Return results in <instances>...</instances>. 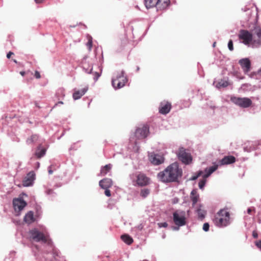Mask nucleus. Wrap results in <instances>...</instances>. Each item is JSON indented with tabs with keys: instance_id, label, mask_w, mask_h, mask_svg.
<instances>
[{
	"instance_id": "obj_39",
	"label": "nucleus",
	"mask_w": 261,
	"mask_h": 261,
	"mask_svg": "<svg viewBox=\"0 0 261 261\" xmlns=\"http://www.w3.org/2000/svg\"><path fill=\"white\" fill-rule=\"evenodd\" d=\"M202 171H199V172L198 173L197 175V176H193V177L192 178V179L193 180H195V179H197V178H198V177H199V176H201V175H202Z\"/></svg>"
},
{
	"instance_id": "obj_44",
	"label": "nucleus",
	"mask_w": 261,
	"mask_h": 261,
	"mask_svg": "<svg viewBox=\"0 0 261 261\" xmlns=\"http://www.w3.org/2000/svg\"><path fill=\"white\" fill-rule=\"evenodd\" d=\"M59 104L63 105V102L62 101H59L58 103L55 104V105L54 106V107H55L56 106H57Z\"/></svg>"
},
{
	"instance_id": "obj_29",
	"label": "nucleus",
	"mask_w": 261,
	"mask_h": 261,
	"mask_svg": "<svg viewBox=\"0 0 261 261\" xmlns=\"http://www.w3.org/2000/svg\"><path fill=\"white\" fill-rule=\"evenodd\" d=\"M38 139V136L36 135H33L30 137V138L27 139V142L28 144H30L37 141Z\"/></svg>"
},
{
	"instance_id": "obj_26",
	"label": "nucleus",
	"mask_w": 261,
	"mask_h": 261,
	"mask_svg": "<svg viewBox=\"0 0 261 261\" xmlns=\"http://www.w3.org/2000/svg\"><path fill=\"white\" fill-rule=\"evenodd\" d=\"M122 240L128 245H130L133 242V239L128 234H123L121 236Z\"/></svg>"
},
{
	"instance_id": "obj_2",
	"label": "nucleus",
	"mask_w": 261,
	"mask_h": 261,
	"mask_svg": "<svg viewBox=\"0 0 261 261\" xmlns=\"http://www.w3.org/2000/svg\"><path fill=\"white\" fill-rule=\"evenodd\" d=\"M254 34L256 35L253 36L252 34L247 30H241L239 34V39L242 41V42L245 45H248L251 43L256 45L261 44V29L260 28H255L254 29Z\"/></svg>"
},
{
	"instance_id": "obj_32",
	"label": "nucleus",
	"mask_w": 261,
	"mask_h": 261,
	"mask_svg": "<svg viewBox=\"0 0 261 261\" xmlns=\"http://www.w3.org/2000/svg\"><path fill=\"white\" fill-rule=\"evenodd\" d=\"M56 170L55 166L54 165H51L48 168V172L49 174H52L54 170Z\"/></svg>"
},
{
	"instance_id": "obj_46",
	"label": "nucleus",
	"mask_w": 261,
	"mask_h": 261,
	"mask_svg": "<svg viewBox=\"0 0 261 261\" xmlns=\"http://www.w3.org/2000/svg\"><path fill=\"white\" fill-rule=\"evenodd\" d=\"M252 212V209L250 208H249L248 210H247V212L249 214H250Z\"/></svg>"
},
{
	"instance_id": "obj_10",
	"label": "nucleus",
	"mask_w": 261,
	"mask_h": 261,
	"mask_svg": "<svg viewBox=\"0 0 261 261\" xmlns=\"http://www.w3.org/2000/svg\"><path fill=\"white\" fill-rule=\"evenodd\" d=\"M149 134V127L144 125L138 128L135 132V136L138 139H142L147 137Z\"/></svg>"
},
{
	"instance_id": "obj_4",
	"label": "nucleus",
	"mask_w": 261,
	"mask_h": 261,
	"mask_svg": "<svg viewBox=\"0 0 261 261\" xmlns=\"http://www.w3.org/2000/svg\"><path fill=\"white\" fill-rule=\"evenodd\" d=\"M130 176L134 185L136 183L138 186L143 187L147 185L149 182V178L141 172L131 174Z\"/></svg>"
},
{
	"instance_id": "obj_8",
	"label": "nucleus",
	"mask_w": 261,
	"mask_h": 261,
	"mask_svg": "<svg viewBox=\"0 0 261 261\" xmlns=\"http://www.w3.org/2000/svg\"><path fill=\"white\" fill-rule=\"evenodd\" d=\"M173 219L174 223L179 226L186 224L185 213L184 211H176L173 214Z\"/></svg>"
},
{
	"instance_id": "obj_24",
	"label": "nucleus",
	"mask_w": 261,
	"mask_h": 261,
	"mask_svg": "<svg viewBox=\"0 0 261 261\" xmlns=\"http://www.w3.org/2000/svg\"><path fill=\"white\" fill-rule=\"evenodd\" d=\"M218 168V165H214L210 167L209 168H206L205 170L206 173L203 175L204 178H207L213 172L216 171Z\"/></svg>"
},
{
	"instance_id": "obj_18",
	"label": "nucleus",
	"mask_w": 261,
	"mask_h": 261,
	"mask_svg": "<svg viewBox=\"0 0 261 261\" xmlns=\"http://www.w3.org/2000/svg\"><path fill=\"white\" fill-rule=\"evenodd\" d=\"M236 162V158L232 155L224 156L220 161L221 165H227Z\"/></svg>"
},
{
	"instance_id": "obj_38",
	"label": "nucleus",
	"mask_w": 261,
	"mask_h": 261,
	"mask_svg": "<svg viewBox=\"0 0 261 261\" xmlns=\"http://www.w3.org/2000/svg\"><path fill=\"white\" fill-rule=\"evenodd\" d=\"M34 76L37 79H39L41 77L40 74L39 72L38 71H35V73H34Z\"/></svg>"
},
{
	"instance_id": "obj_9",
	"label": "nucleus",
	"mask_w": 261,
	"mask_h": 261,
	"mask_svg": "<svg viewBox=\"0 0 261 261\" xmlns=\"http://www.w3.org/2000/svg\"><path fill=\"white\" fill-rule=\"evenodd\" d=\"M178 156L179 159L186 164L191 163L192 160L191 154L187 152L184 148H179Z\"/></svg>"
},
{
	"instance_id": "obj_1",
	"label": "nucleus",
	"mask_w": 261,
	"mask_h": 261,
	"mask_svg": "<svg viewBox=\"0 0 261 261\" xmlns=\"http://www.w3.org/2000/svg\"><path fill=\"white\" fill-rule=\"evenodd\" d=\"M182 170L179 168L178 163H174L168 166L164 171L159 172L158 177L164 182H175L182 176Z\"/></svg>"
},
{
	"instance_id": "obj_35",
	"label": "nucleus",
	"mask_w": 261,
	"mask_h": 261,
	"mask_svg": "<svg viewBox=\"0 0 261 261\" xmlns=\"http://www.w3.org/2000/svg\"><path fill=\"white\" fill-rule=\"evenodd\" d=\"M210 225L208 223H205L203 225V229L205 231H207L209 230Z\"/></svg>"
},
{
	"instance_id": "obj_33",
	"label": "nucleus",
	"mask_w": 261,
	"mask_h": 261,
	"mask_svg": "<svg viewBox=\"0 0 261 261\" xmlns=\"http://www.w3.org/2000/svg\"><path fill=\"white\" fill-rule=\"evenodd\" d=\"M205 184V180L202 179L200 180L199 182V187L200 189H202L203 187H204Z\"/></svg>"
},
{
	"instance_id": "obj_37",
	"label": "nucleus",
	"mask_w": 261,
	"mask_h": 261,
	"mask_svg": "<svg viewBox=\"0 0 261 261\" xmlns=\"http://www.w3.org/2000/svg\"><path fill=\"white\" fill-rule=\"evenodd\" d=\"M105 194L108 197H110L111 196V191L108 189H105Z\"/></svg>"
},
{
	"instance_id": "obj_36",
	"label": "nucleus",
	"mask_w": 261,
	"mask_h": 261,
	"mask_svg": "<svg viewBox=\"0 0 261 261\" xmlns=\"http://www.w3.org/2000/svg\"><path fill=\"white\" fill-rule=\"evenodd\" d=\"M159 227H167L168 226V223L167 222L159 223L158 224Z\"/></svg>"
},
{
	"instance_id": "obj_50",
	"label": "nucleus",
	"mask_w": 261,
	"mask_h": 261,
	"mask_svg": "<svg viewBox=\"0 0 261 261\" xmlns=\"http://www.w3.org/2000/svg\"><path fill=\"white\" fill-rule=\"evenodd\" d=\"M13 61H14V62H15V63H17V61H16V60H13Z\"/></svg>"
},
{
	"instance_id": "obj_41",
	"label": "nucleus",
	"mask_w": 261,
	"mask_h": 261,
	"mask_svg": "<svg viewBox=\"0 0 261 261\" xmlns=\"http://www.w3.org/2000/svg\"><path fill=\"white\" fill-rule=\"evenodd\" d=\"M12 55H14V53L12 51H9L7 55V58L10 59Z\"/></svg>"
},
{
	"instance_id": "obj_40",
	"label": "nucleus",
	"mask_w": 261,
	"mask_h": 261,
	"mask_svg": "<svg viewBox=\"0 0 261 261\" xmlns=\"http://www.w3.org/2000/svg\"><path fill=\"white\" fill-rule=\"evenodd\" d=\"M256 246L261 249V240L255 242Z\"/></svg>"
},
{
	"instance_id": "obj_16",
	"label": "nucleus",
	"mask_w": 261,
	"mask_h": 261,
	"mask_svg": "<svg viewBox=\"0 0 261 261\" xmlns=\"http://www.w3.org/2000/svg\"><path fill=\"white\" fill-rule=\"evenodd\" d=\"M99 185L102 189H109L113 185V181L111 179L106 178L99 182Z\"/></svg>"
},
{
	"instance_id": "obj_17",
	"label": "nucleus",
	"mask_w": 261,
	"mask_h": 261,
	"mask_svg": "<svg viewBox=\"0 0 261 261\" xmlns=\"http://www.w3.org/2000/svg\"><path fill=\"white\" fill-rule=\"evenodd\" d=\"M88 87L87 86H85L84 88H83L81 90H77V91H75L73 93V98L74 99V100H77V99H80V98L82 97V96L83 95H84L86 92L88 91Z\"/></svg>"
},
{
	"instance_id": "obj_30",
	"label": "nucleus",
	"mask_w": 261,
	"mask_h": 261,
	"mask_svg": "<svg viewBox=\"0 0 261 261\" xmlns=\"http://www.w3.org/2000/svg\"><path fill=\"white\" fill-rule=\"evenodd\" d=\"M87 38L88 39V42L87 43L86 45H87V47H88L89 50H91V48L92 47V44H93L92 37L90 35H87Z\"/></svg>"
},
{
	"instance_id": "obj_25",
	"label": "nucleus",
	"mask_w": 261,
	"mask_h": 261,
	"mask_svg": "<svg viewBox=\"0 0 261 261\" xmlns=\"http://www.w3.org/2000/svg\"><path fill=\"white\" fill-rule=\"evenodd\" d=\"M46 152V149L45 148H41L40 146H38L36 151L35 155L37 158L39 159L42 157Z\"/></svg>"
},
{
	"instance_id": "obj_13",
	"label": "nucleus",
	"mask_w": 261,
	"mask_h": 261,
	"mask_svg": "<svg viewBox=\"0 0 261 261\" xmlns=\"http://www.w3.org/2000/svg\"><path fill=\"white\" fill-rule=\"evenodd\" d=\"M13 204L15 211H20L27 205V202L22 199L15 198L13 199Z\"/></svg>"
},
{
	"instance_id": "obj_14",
	"label": "nucleus",
	"mask_w": 261,
	"mask_h": 261,
	"mask_svg": "<svg viewBox=\"0 0 261 261\" xmlns=\"http://www.w3.org/2000/svg\"><path fill=\"white\" fill-rule=\"evenodd\" d=\"M171 108V105L168 101H163L161 103L159 112L162 114H167L168 113Z\"/></svg>"
},
{
	"instance_id": "obj_7",
	"label": "nucleus",
	"mask_w": 261,
	"mask_h": 261,
	"mask_svg": "<svg viewBox=\"0 0 261 261\" xmlns=\"http://www.w3.org/2000/svg\"><path fill=\"white\" fill-rule=\"evenodd\" d=\"M230 100L233 103L243 108H248L252 103V100L247 97H232Z\"/></svg>"
},
{
	"instance_id": "obj_23",
	"label": "nucleus",
	"mask_w": 261,
	"mask_h": 261,
	"mask_svg": "<svg viewBox=\"0 0 261 261\" xmlns=\"http://www.w3.org/2000/svg\"><path fill=\"white\" fill-rule=\"evenodd\" d=\"M198 218L201 220H202L206 214V211L204 210L203 206L200 205L199 207L196 210Z\"/></svg>"
},
{
	"instance_id": "obj_3",
	"label": "nucleus",
	"mask_w": 261,
	"mask_h": 261,
	"mask_svg": "<svg viewBox=\"0 0 261 261\" xmlns=\"http://www.w3.org/2000/svg\"><path fill=\"white\" fill-rule=\"evenodd\" d=\"M214 223L218 227H225L230 224V214L225 209L220 210L213 219Z\"/></svg>"
},
{
	"instance_id": "obj_45",
	"label": "nucleus",
	"mask_w": 261,
	"mask_h": 261,
	"mask_svg": "<svg viewBox=\"0 0 261 261\" xmlns=\"http://www.w3.org/2000/svg\"><path fill=\"white\" fill-rule=\"evenodd\" d=\"M20 74L22 75V76H24L25 74V71H20Z\"/></svg>"
},
{
	"instance_id": "obj_49",
	"label": "nucleus",
	"mask_w": 261,
	"mask_h": 261,
	"mask_svg": "<svg viewBox=\"0 0 261 261\" xmlns=\"http://www.w3.org/2000/svg\"><path fill=\"white\" fill-rule=\"evenodd\" d=\"M258 73L261 75V69L258 70Z\"/></svg>"
},
{
	"instance_id": "obj_21",
	"label": "nucleus",
	"mask_w": 261,
	"mask_h": 261,
	"mask_svg": "<svg viewBox=\"0 0 261 261\" xmlns=\"http://www.w3.org/2000/svg\"><path fill=\"white\" fill-rule=\"evenodd\" d=\"M191 199L192 201V205L194 206L199 200V195L196 190H193L191 193Z\"/></svg>"
},
{
	"instance_id": "obj_15",
	"label": "nucleus",
	"mask_w": 261,
	"mask_h": 261,
	"mask_svg": "<svg viewBox=\"0 0 261 261\" xmlns=\"http://www.w3.org/2000/svg\"><path fill=\"white\" fill-rule=\"evenodd\" d=\"M35 174L33 171L30 172L23 180V185L28 187L32 185L35 179Z\"/></svg>"
},
{
	"instance_id": "obj_34",
	"label": "nucleus",
	"mask_w": 261,
	"mask_h": 261,
	"mask_svg": "<svg viewBox=\"0 0 261 261\" xmlns=\"http://www.w3.org/2000/svg\"><path fill=\"white\" fill-rule=\"evenodd\" d=\"M228 47L231 51L233 50V42L231 40H230L228 43Z\"/></svg>"
},
{
	"instance_id": "obj_42",
	"label": "nucleus",
	"mask_w": 261,
	"mask_h": 261,
	"mask_svg": "<svg viewBox=\"0 0 261 261\" xmlns=\"http://www.w3.org/2000/svg\"><path fill=\"white\" fill-rule=\"evenodd\" d=\"M252 236L254 238L256 239L258 237V234L256 231H254L252 233Z\"/></svg>"
},
{
	"instance_id": "obj_31",
	"label": "nucleus",
	"mask_w": 261,
	"mask_h": 261,
	"mask_svg": "<svg viewBox=\"0 0 261 261\" xmlns=\"http://www.w3.org/2000/svg\"><path fill=\"white\" fill-rule=\"evenodd\" d=\"M149 193H150V191L149 189H143L141 190L140 195L142 197L145 198L146 197H147Z\"/></svg>"
},
{
	"instance_id": "obj_20",
	"label": "nucleus",
	"mask_w": 261,
	"mask_h": 261,
	"mask_svg": "<svg viewBox=\"0 0 261 261\" xmlns=\"http://www.w3.org/2000/svg\"><path fill=\"white\" fill-rule=\"evenodd\" d=\"M170 3V0H159L156 9L160 10L165 9L168 7Z\"/></svg>"
},
{
	"instance_id": "obj_22",
	"label": "nucleus",
	"mask_w": 261,
	"mask_h": 261,
	"mask_svg": "<svg viewBox=\"0 0 261 261\" xmlns=\"http://www.w3.org/2000/svg\"><path fill=\"white\" fill-rule=\"evenodd\" d=\"M158 2H159V0H145V5L147 9L154 7L156 8Z\"/></svg>"
},
{
	"instance_id": "obj_27",
	"label": "nucleus",
	"mask_w": 261,
	"mask_h": 261,
	"mask_svg": "<svg viewBox=\"0 0 261 261\" xmlns=\"http://www.w3.org/2000/svg\"><path fill=\"white\" fill-rule=\"evenodd\" d=\"M112 166L111 164L106 165L102 167L100 170V174L101 175L104 176L106 175L111 169Z\"/></svg>"
},
{
	"instance_id": "obj_12",
	"label": "nucleus",
	"mask_w": 261,
	"mask_h": 261,
	"mask_svg": "<svg viewBox=\"0 0 261 261\" xmlns=\"http://www.w3.org/2000/svg\"><path fill=\"white\" fill-rule=\"evenodd\" d=\"M239 63L241 65L244 72L246 74L251 69V62L248 58H244L239 60Z\"/></svg>"
},
{
	"instance_id": "obj_5",
	"label": "nucleus",
	"mask_w": 261,
	"mask_h": 261,
	"mask_svg": "<svg viewBox=\"0 0 261 261\" xmlns=\"http://www.w3.org/2000/svg\"><path fill=\"white\" fill-rule=\"evenodd\" d=\"M127 81V77L124 75L123 71L118 72L116 76L112 80V84L115 89H120L123 87Z\"/></svg>"
},
{
	"instance_id": "obj_43",
	"label": "nucleus",
	"mask_w": 261,
	"mask_h": 261,
	"mask_svg": "<svg viewBox=\"0 0 261 261\" xmlns=\"http://www.w3.org/2000/svg\"><path fill=\"white\" fill-rule=\"evenodd\" d=\"M45 0H35L36 4H41L44 2Z\"/></svg>"
},
{
	"instance_id": "obj_11",
	"label": "nucleus",
	"mask_w": 261,
	"mask_h": 261,
	"mask_svg": "<svg viewBox=\"0 0 261 261\" xmlns=\"http://www.w3.org/2000/svg\"><path fill=\"white\" fill-rule=\"evenodd\" d=\"M149 160L153 165H158L164 162V158L162 155L158 154L151 153L149 155Z\"/></svg>"
},
{
	"instance_id": "obj_47",
	"label": "nucleus",
	"mask_w": 261,
	"mask_h": 261,
	"mask_svg": "<svg viewBox=\"0 0 261 261\" xmlns=\"http://www.w3.org/2000/svg\"><path fill=\"white\" fill-rule=\"evenodd\" d=\"M60 92H61V94L63 95V96H65V95H64V91H63V90H60Z\"/></svg>"
},
{
	"instance_id": "obj_28",
	"label": "nucleus",
	"mask_w": 261,
	"mask_h": 261,
	"mask_svg": "<svg viewBox=\"0 0 261 261\" xmlns=\"http://www.w3.org/2000/svg\"><path fill=\"white\" fill-rule=\"evenodd\" d=\"M229 85L228 82L224 80H221L219 81L216 85V87L218 88H220L221 87H226Z\"/></svg>"
},
{
	"instance_id": "obj_6",
	"label": "nucleus",
	"mask_w": 261,
	"mask_h": 261,
	"mask_svg": "<svg viewBox=\"0 0 261 261\" xmlns=\"http://www.w3.org/2000/svg\"><path fill=\"white\" fill-rule=\"evenodd\" d=\"M30 238L35 242H42L46 243L48 242L47 236L44 234L43 232L39 231L37 229L34 228L29 231Z\"/></svg>"
},
{
	"instance_id": "obj_19",
	"label": "nucleus",
	"mask_w": 261,
	"mask_h": 261,
	"mask_svg": "<svg viewBox=\"0 0 261 261\" xmlns=\"http://www.w3.org/2000/svg\"><path fill=\"white\" fill-rule=\"evenodd\" d=\"M24 221L29 224H30L35 221V218L34 216V213L32 211H29L25 214L24 217Z\"/></svg>"
},
{
	"instance_id": "obj_48",
	"label": "nucleus",
	"mask_w": 261,
	"mask_h": 261,
	"mask_svg": "<svg viewBox=\"0 0 261 261\" xmlns=\"http://www.w3.org/2000/svg\"><path fill=\"white\" fill-rule=\"evenodd\" d=\"M52 192H53V190H48V191L47 192V193H48V194H49V193H51Z\"/></svg>"
}]
</instances>
